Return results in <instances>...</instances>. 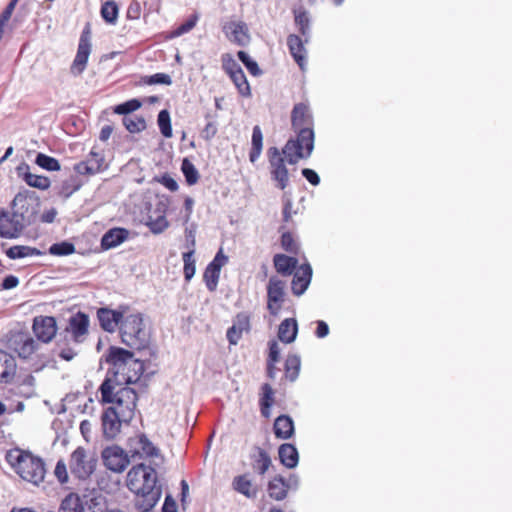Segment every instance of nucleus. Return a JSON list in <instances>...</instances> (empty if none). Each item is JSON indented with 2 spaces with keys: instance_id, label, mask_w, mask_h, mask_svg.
Segmentation results:
<instances>
[{
  "instance_id": "1",
  "label": "nucleus",
  "mask_w": 512,
  "mask_h": 512,
  "mask_svg": "<svg viewBox=\"0 0 512 512\" xmlns=\"http://www.w3.org/2000/svg\"><path fill=\"white\" fill-rule=\"evenodd\" d=\"M122 383L113 382L110 378L100 386L101 399L104 403L112 404L109 409L117 412L122 421H131L135 414L137 394L130 387H122Z\"/></svg>"
},
{
  "instance_id": "2",
  "label": "nucleus",
  "mask_w": 512,
  "mask_h": 512,
  "mask_svg": "<svg viewBox=\"0 0 512 512\" xmlns=\"http://www.w3.org/2000/svg\"><path fill=\"white\" fill-rule=\"evenodd\" d=\"M156 471L145 464L133 466L127 474V486L137 495H141L146 506L153 507L160 498V488L156 486Z\"/></svg>"
},
{
  "instance_id": "3",
  "label": "nucleus",
  "mask_w": 512,
  "mask_h": 512,
  "mask_svg": "<svg viewBox=\"0 0 512 512\" xmlns=\"http://www.w3.org/2000/svg\"><path fill=\"white\" fill-rule=\"evenodd\" d=\"M106 361L113 366L114 382L135 383L143 372V364L123 348L110 347Z\"/></svg>"
},
{
  "instance_id": "4",
  "label": "nucleus",
  "mask_w": 512,
  "mask_h": 512,
  "mask_svg": "<svg viewBox=\"0 0 512 512\" xmlns=\"http://www.w3.org/2000/svg\"><path fill=\"white\" fill-rule=\"evenodd\" d=\"M119 331L122 342L130 348L146 347L149 337L140 313H124Z\"/></svg>"
},
{
  "instance_id": "5",
  "label": "nucleus",
  "mask_w": 512,
  "mask_h": 512,
  "mask_svg": "<svg viewBox=\"0 0 512 512\" xmlns=\"http://www.w3.org/2000/svg\"><path fill=\"white\" fill-rule=\"evenodd\" d=\"M69 469L80 480L87 479L95 470V460L83 447H77L70 455Z\"/></svg>"
},
{
  "instance_id": "6",
  "label": "nucleus",
  "mask_w": 512,
  "mask_h": 512,
  "mask_svg": "<svg viewBox=\"0 0 512 512\" xmlns=\"http://www.w3.org/2000/svg\"><path fill=\"white\" fill-rule=\"evenodd\" d=\"M6 461L24 480L32 481V453L20 448L10 449L6 453Z\"/></svg>"
},
{
  "instance_id": "7",
  "label": "nucleus",
  "mask_w": 512,
  "mask_h": 512,
  "mask_svg": "<svg viewBox=\"0 0 512 512\" xmlns=\"http://www.w3.org/2000/svg\"><path fill=\"white\" fill-rule=\"evenodd\" d=\"M92 44H91V30L89 25H87L80 36L77 53L71 64L70 72L74 76L81 75L86 69V65L91 54Z\"/></svg>"
},
{
  "instance_id": "8",
  "label": "nucleus",
  "mask_w": 512,
  "mask_h": 512,
  "mask_svg": "<svg viewBox=\"0 0 512 512\" xmlns=\"http://www.w3.org/2000/svg\"><path fill=\"white\" fill-rule=\"evenodd\" d=\"M271 178L276 182V186L284 190L289 184L288 169L285 165V159L276 147L268 149Z\"/></svg>"
},
{
  "instance_id": "9",
  "label": "nucleus",
  "mask_w": 512,
  "mask_h": 512,
  "mask_svg": "<svg viewBox=\"0 0 512 512\" xmlns=\"http://www.w3.org/2000/svg\"><path fill=\"white\" fill-rule=\"evenodd\" d=\"M27 224L22 215L0 209V237L16 238Z\"/></svg>"
},
{
  "instance_id": "10",
  "label": "nucleus",
  "mask_w": 512,
  "mask_h": 512,
  "mask_svg": "<svg viewBox=\"0 0 512 512\" xmlns=\"http://www.w3.org/2000/svg\"><path fill=\"white\" fill-rule=\"evenodd\" d=\"M102 460L107 469L121 473L130 463L127 453L119 446L112 445L102 451Z\"/></svg>"
},
{
  "instance_id": "11",
  "label": "nucleus",
  "mask_w": 512,
  "mask_h": 512,
  "mask_svg": "<svg viewBox=\"0 0 512 512\" xmlns=\"http://www.w3.org/2000/svg\"><path fill=\"white\" fill-rule=\"evenodd\" d=\"M132 457L152 458L159 455V450L144 434L131 437L128 442Z\"/></svg>"
},
{
  "instance_id": "12",
  "label": "nucleus",
  "mask_w": 512,
  "mask_h": 512,
  "mask_svg": "<svg viewBox=\"0 0 512 512\" xmlns=\"http://www.w3.org/2000/svg\"><path fill=\"white\" fill-rule=\"evenodd\" d=\"M284 282L271 277L267 287L268 304L267 308L272 315H277L284 300Z\"/></svg>"
},
{
  "instance_id": "13",
  "label": "nucleus",
  "mask_w": 512,
  "mask_h": 512,
  "mask_svg": "<svg viewBox=\"0 0 512 512\" xmlns=\"http://www.w3.org/2000/svg\"><path fill=\"white\" fill-rule=\"evenodd\" d=\"M223 32L229 41L238 46H246L250 42L249 29L242 21H230L223 26Z\"/></svg>"
},
{
  "instance_id": "14",
  "label": "nucleus",
  "mask_w": 512,
  "mask_h": 512,
  "mask_svg": "<svg viewBox=\"0 0 512 512\" xmlns=\"http://www.w3.org/2000/svg\"><path fill=\"white\" fill-rule=\"evenodd\" d=\"M103 435L107 439H114L121 431L122 424H128L129 421H122V417L112 409H105L101 416Z\"/></svg>"
},
{
  "instance_id": "15",
  "label": "nucleus",
  "mask_w": 512,
  "mask_h": 512,
  "mask_svg": "<svg viewBox=\"0 0 512 512\" xmlns=\"http://www.w3.org/2000/svg\"><path fill=\"white\" fill-rule=\"evenodd\" d=\"M56 320L50 316H42L34 318V335L38 340L48 343L56 335Z\"/></svg>"
},
{
  "instance_id": "16",
  "label": "nucleus",
  "mask_w": 512,
  "mask_h": 512,
  "mask_svg": "<svg viewBox=\"0 0 512 512\" xmlns=\"http://www.w3.org/2000/svg\"><path fill=\"white\" fill-rule=\"evenodd\" d=\"M89 317L85 313L78 312L71 316L67 331L71 334L74 342L81 343L88 334Z\"/></svg>"
},
{
  "instance_id": "17",
  "label": "nucleus",
  "mask_w": 512,
  "mask_h": 512,
  "mask_svg": "<svg viewBox=\"0 0 512 512\" xmlns=\"http://www.w3.org/2000/svg\"><path fill=\"white\" fill-rule=\"evenodd\" d=\"M8 344L9 348L16 352L20 358L28 359L32 355V338L25 333L12 334Z\"/></svg>"
},
{
  "instance_id": "18",
  "label": "nucleus",
  "mask_w": 512,
  "mask_h": 512,
  "mask_svg": "<svg viewBox=\"0 0 512 512\" xmlns=\"http://www.w3.org/2000/svg\"><path fill=\"white\" fill-rule=\"evenodd\" d=\"M124 313L109 308L98 309L97 317L101 328L110 333L114 332L117 327H120Z\"/></svg>"
},
{
  "instance_id": "19",
  "label": "nucleus",
  "mask_w": 512,
  "mask_h": 512,
  "mask_svg": "<svg viewBox=\"0 0 512 512\" xmlns=\"http://www.w3.org/2000/svg\"><path fill=\"white\" fill-rule=\"evenodd\" d=\"M83 503L91 512H108L106 498L101 490L93 488L86 489L82 495Z\"/></svg>"
},
{
  "instance_id": "20",
  "label": "nucleus",
  "mask_w": 512,
  "mask_h": 512,
  "mask_svg": "<svg viewBox=\"0 0 512 512\" xmlns=\"http://www.w3.org/2000/svg\"><path fill=\"white\" fill-rule=\"evenodd\" d=\"M17 371V363L15 358L0 350V384H8L13 382Z\"/></svg>"
},
{
  "instance_id": "21",
  "label": "nucleus",
  "mask_w": 512,
  "mask_h": 512,
  "mask_svg": "<svg viewBox=\"0 0 512 512\" xmlns=\"http://www.w3.org/2000/svg\"><path fill=\"white\" fill-rule=\"evenodd\" d=\"M312 278V268L309 264L301 265L294 273L292 291L295 295H302L308 288Z\"/></svg>"
},
{
  "instance_id": "22",
  "label": "nucleus",
  "mask_w": 512,
  "mask_h": 512,
  "mask_svg": "<svg viewBox=\"0 0 512 512\" xmlns=\"http://www.w3.org/2000/svg\"><path fill=\"white\" fill-rule=\"evenodd\" d=\"M129 231L125 228L109 229L101 239V247L104 250L115 248L128 239Z\"/></svg>"
},
{
  "instance_id": "23",
  "label": "nucleus",
  "mask_w": 512,
  "mask_h": 512,
  "mask_svg": "<svg viewBox=\"0 0 512 512\" xmlns=\"http://www.w3.org/2000/svg\"><path fill=\"white\" fill-rule=\"evenodd\" d=\"M32 196L29 191L19 192L12 202V211L24 217V220L29 224L32 216L31 207Z\"/></svg>"
},
{
  "instance_id": "24",
  "label": "nucleus",
  "mask_w": 512,
  "mask_h": 512,
  "mask_svg": "<svg viewBox=\"0 0 512 512\" xmlns=\"http://www.w3.org/2000/svg\"><path fill=\"white\" fill-rule=\"evenodd\" d=\"M103 162L104 158L100 154L91 151L86 161L75 165V170L82 175H93L101 170Z\"/></svg>"
},
{
  "instance_id": "25",
  "label": "nucleus",
  "mask_w": 512,
  "mask_h": 512,
  "mask_svg": "<svg viewBox=\"0 0 512 512\" xmlns=\"http://www.w3.org/2000/svg\"><path fill=\"white\" fill-rule=\"evenodd\" d=\"M287 45L292 57L299 65L300 69L304 70L306 65V49L302 39L297 35L291 34L287 38Z\"/></svg>"
},
{
  "instance_id": "26",
  "label": "nucleus",
  "mask_w": 512,
  "mask_h": 512,
  "mask_svg": "<svg viewBox=\"0 0 512 512\" xmlns=\"http://www.w3.org/2000/svg\"><path fill=\"white\" fill-rule=\"evenodd\" d=\"M292 126L295 130L311 128L312 117L309 108L305 104H297L292 111Z\"/></svg>"
},
{
  "instance_id": "27",
  "label": "nucleus",
  "mask_w": 512,
  "mask_h": 512,
  "mask_svg": "<svg viewBox=\"0 0 512 512\" xmlns=\"http://www.w3.org/2000/svg\"><path fill=\"white\" fill-rule=\"evenodd\" d=\"M298 326L297 322L293 318H287L283 320L278 329V338L283 343H292L297 336Z\"/></svg>"
},
{
  "instance_id": "28",
  "label": "nucleus",
  "mask_w": 512,
  "mask_h": 512,
  "mask_svg": "<svg viewBox=\"0 0 512 512\" xmlns=\"http://www.w3.org/2000/svg\"><path fill=\"white\" fill-rule=\"evenodd\" d=\"M295 142L300 150L304 152L305 157H309L314 149V132L312 128H301Z\"/></svg>"
},
{
  "instance_id": "29",
  "label": "nucleus",
  "mask_w": 512,
  "mask_h": 512,
  "mask_svg": "<svg viewBox=\"0 0 512 512\" xmlns=\"http://www.w3.org/2000/svg\"><path fill=\"white\" fill-rule=\"evenodd\" d=\"M279 459L287 468H294L298 464L299 455L294 445L285 443L279 447Z\"/></svg>"
},
{
  "instance_id": "30",
  "label": "nucleus",
  "mask_w": 512,
  "mask_h": 512,
  "mask_svg": "<svg viewBox=\"0 0 512 512\" xmlns=\"http://www.w3.org/2000/svg\"><path fill=\"white\" fill-rule=\"evenodd\" d=\"M274 433L276 437L288 439L294 433V424L289 416L281 415L274 422Z\"/></svg>"
},
{
  "instance_id": "31",
  "label": "nucleus",
  "mask_w": 512,
  "mask_h": 512,
  "mask_svg": "<svg viewBox=\"0 0 512 512\" xmlns=\"http://www.w3.org/2000/svg\"><path fill=\"white\" fill-rule=\"evenodd\" d=\"M298 261L294 257H289L284 254H277L274 257V266L278 273L283 275L292 274L293 270L296 268Z\"/></svg>"
},
{
  "instance_id": "32",
  "label": "nucleus",
  "mask_w": 512,
  "mask_h": 512,
  "mask_svg": "<svg viewBox=\"0 0 512 512\" xmlns=\"http://www.w3.org/2000/svg\"><path fill=\"white\" fill-rule=\"evenodd\" d=\"M289 485L281 476L274 477L268 484L269 496L277 501L283 500L287 495Z\"/></svg>"
},
{
  "instance_id": "33",
  "label": "nucleus",
  "mask_w": 512,
  "mask_h": 512,
  "mask_svg": "<svg viewBox=\"0 0 512 512\" xmlns=\"http://www.w3.org/2000/svg\"><path fill=\"white\" fill-rule=\"evenodd\" d=\"M60 512H84L83 498L76 493H69L62 500Z\"/></svg>"
},
{
  "instance_id": "34",
  "label": "nucleus",
  "mask_w": 512,
  "mask_h": 512,
  "mask_svg": "<svg viewBox=\"0 0 512 512\" xmlns=\"http://www.w3.org/2000/svg\"><path fill=\"white\" fill-rule=\"evenodd\" d=\"M251 145L252 147L249 153V159L254 163L260 157L263 148V134L258 125L253 127Z\"/></svg>"
},
{
  "instance_id": "35",
  "label": "nucleus",
  "mask_w": 512,
  "mask_h": 512,
  "mask_svg": "<svg viewBox=\"0 0 512 512\" xmlns=\"http://www.w3.org/2000/svg\"><path fill=\"white\" fill-rule=\"evenodd\" d=\"M282 153L284 155L283 158H285L289 164H296L301 158L305 157L304 152L300 150L298 144L293 139L287 141L282 149Z\"/></svg>"
},
{
  "instance_id": "36",
  "label": "nucleus",
  "mask_w": 512,
  "mask_h": 512,
  "mask_svg": "<svg viewBox=\"0 0 512 512\" xmlns=\"http://www.w3.org/2000/svg\"><path fill=\"white\" fill-rule=\"evenodd\" d=\"M233 488L248 498L254 497L256 492L252 489V483L246 475H240L234 478Z\"/></svg>"
},
{
  "instance_id": "37",
  "label": "nucleus",
  "mask_w": 512,
  "mask_h": 512,
  "mask_svg": "<svg viewBox=\"0 0 512 512\" xmlns=\"http://www.w3.org/2000/svg\"><path fill=\"white\" fill-rule=\"evenodd\" d=\"M262 397L260 399V405H261V413L264 417H269L270 412L269 409L273 404L274 398V391L272 387L265 383L262 385Z\"/></svg>"
},
{
  "instance_id": "38",
  "label": "nucleus",
  "mask_w": 512,
  "mask_h": 512,
  "mask_svg": "<svg viewBox=\"0 0 512 512\" xmlns=\"http://www.w3.org/2000/svg\"><path fill=\"white\" fill-rule=\"evenodd\" d=\"M300 357L297 355H289L285 361V375L290 381H295L300 371Z\"/></svg>"
},
{
  "instance_id": "39",
  "label": "nucleus",
  "mask_w": 512,
  "mask_h": 512,
  "mask_svg": "<svg viewBox=\"0 0 512 512\" xmlns=\"http://www.w3.org/2000/svg\"><path fill=\"white\" fill-rule=\"evenodd\" d=\"M123 125L130 133H139L146 128L145 119L136 115L124 116Z\"/></svg>"
},
{
  "instance_id": "40",
  "label": "nucleus",
  "mask_w": 512,
  "mask_h": 512,
  "mask_svg": "<svg viewBox=\"0 0 512 512\" xmlns=\"http://www.w3.org/2000/svg\"><path fill=\"white\" fill-rule=\"evenodd\" d=\"M181 171L185 176L188 185H194L199 180V172L195 165L187 158H184L181 164Z\"/></svg>"
},
{
  "instance_id": "41",
  "label": "nucleus",
  "mask_w": 512,
  "mask_h": 512,
  "mask_svg": "<svg viewBox=\"0 0 512 512\" xmlns=\"http://www.w3.org/2000/svg\"><path fill=\"white\" fill-rule=\"evenodd\" d=\"M34 162L42 169L47 171H58L60 170L59 161L51 156H48L43 153H38Z\"/></svg>"
},
{
  "instance_id": "42",
  "label": "nucleus",
  "mask_w": 512,
  "mask_h": 512,
  "mask_svg": "<svg viewBox=\"0 0 512 512\" xmlns=\"http://www.w3.org/2000/svg\"><path fill=\"white\" fill-rule=\"evenodd\" d=\"M230 78L242 96H245V97L250 96V94H251L250 86H249V83L246 79V76H245L243 70L236 71V73L231 75Z\"/></svg>"
},
{
  "instance_id": "43",
  "label": "nucleus",
  "mask_w": 512,
  "mask_h": 512,
  "mask_svg": "<svg viewBox=\"0 0 512 512\" xmlns=\"http://www.w3.org/2000/svg\"><path fill=\"white\" fill-rule=\"evenodd\" d=\"M118 6L114 1H106L101 7V16L111 24H114L118 18Z\"/></svg>"
},
{
  "instance_id": "44",
  "label": "nucleus",
  "mask_w": 512,
  "mask_h": 512,
  "mask_svg": "<svg viewBox=\"0 0 512 512\" xmlns=\"http://www.w3.org/2000/svg\"><path fill=\"white\" fill-rule=\"evenodd\" d=\"M183 262H184V277L186 281H190L195 275L196 267H195V259H194V251L190 250L186 253H183Z\"/></svg>"
},
{
  "instance_id": "45",
  "label": "nucleus",
  "mask_w": 512,
  "mask_h": 512,
  "mask_svg": "<svg viewBox=\"0 0 512 512\" xmlns=\"http://www.w3.org/2000/svg\"><path fill=\"white\" fill-rule=\"evenodd\" d=\"M146 225L154 234L162 233L168 228L169 223L164 215H158L156 218L149 216Z\"/></svg>"
},
{
  "instance_id": "46",
  "label": "nucleus",
  "mask_w": 512,
  "mask_h": 512,
  "mask_svg": "<svg viewBox=\"0 0 512 512\" xmlns=\"http://www.w3.org/2000/svg\"><path fill=\"white\" fill-rule=\"evenodd\" d=\"M220 277V272L214 268H211L207 265L204 274L203 279L206 284V287L209 291L213 292L216 290L218 281Z\"/></svg>"
},
{
  "instance_id": "47",
  "label": "nucleus",
  "mask_w": 512,
  "mask_h": 512,
  "mask_svg": "<svg viewBox=\"0 0 512 512\" xmlns=\"http://www.w3.org/2000/svg\"><path fill=\"white\" fill-rule=\"evenodd\" d=\"M158 126L162 135L166 138L172 136L171 119L167 110H161L158 114Z\"/></svg>"
},
{
  "instance_id": "48",
  "label": "nucleus",
  "mask_w": 512,
  "mask_h": 512,
  "mask_svg": "<svg viewBox=\"0 0 512 512\" xmlns=\"http://www.w3.org/2000/svg\"><path fill=\"white\" fill-rule=\"evenodd\" d=\"M271 458L267 452L260 449L258 458L253 463V468L260 474L263 475L267 472L269 467L271 466Z\"/></svg>"
},
{
  "instance_id": "49",
  "label": "nucleus",
  "mask_w": 512,
  "mask_h": 512,
  "mask_svg": "<svg viewBox=\"0 0 512 512\" xmlns=\"http://www.w3.org/2000/svg\"><path fill=\"white\" fill-rule=\"evenodd\" d=\"M75 251V247L72 243L63 241L60 243H55L49 248V252L52 255L56 256H67L73 254Z\"/></svg>"
},
{
  "instance_id": "50",
  "label": "nucleus",
  "mask_w": 512,
  "mask_h": 512,
  "mask_svg": "<svg viewBox=\"0 0 512 512\" xmlns=\"http://www.w3.org/2000/svg\"><path fill=\"white\" fill-rule=\"evenodd\" d=\"M141 107V102L138 99H131L115 107L114 112L117 114L130 115Z\"/></svg>"
},
{
  "instance_id": "51",
  "label": "nucleus",
  "mask_w": 512,
  "mask_h": 512,
  "mask_svg": "<svg viewBox=\"0 0 512 512\" xmlns=\"http://www.w3.org/2000/svg\"><path fill=\"white\" fill-rule=\"evenodd\" d=\"M237 55L241 62L245 65V67L253 76H258L261 74V70L256 61L252 60L245 51H239Z\"/></svg>"
},
{
  "instance_id": "52",
  "label": "nucleus",
  "mask_w": 512,
  "mask_h": 512,
  "mask_svg": "<svg viewBox=\"0 0 512 512\" xmlns=\"http://www.w3.org/2000/svg\"><path fill=\"white\" fill-rule=\"evenodd\" d=\"M222 67L224 71L229 75H233L236 71L242 70L240 65L236 62L231 54H223L222 55Z\"/></svg>"
},
{
  "instance_id": "53",
  "label": "nucleus",
  "mask_w": 512,
  "mask_h": 512,
  "mask_svg": "<svg viewBox=\"0 0 512 512\" xmlns=\"http://www.w3.org/2000/svg\"><path fill=\"white\" fill-rule=\"evenodd\" d=\"M31 254H32V248L29 246L15 245V246L10 247L6 251V255L10 259H18V258L29 256Z\"/></svg>"
},
{
  "instance_id": "54",
  "label": "nucleus",
  "mask_w": 512,
  "mask_h": 512,
  "mask_svg": "<svg viewBox=\"0 0 512 512\" xmlns=\"http://www.w3.org/2000/svg\"><path fill=\"white\" fill-rule=\"evenodd\" d=\"M198 21V16L197 15H193L191 16L186 22H184L183 24H181L179 27H177L172 33H171V37H179L185 33H188L189 31H191L196 23Z\"/></svg>"
},
{
  "instance_id": "55",
  "label": "nucleus",
  "mask_w": 512,
  "mask_h": 512,
  "mask_svg": "<svg viewBox=\"0 0 512 512\" xmlns=\"http://www.w3.org/2000/svg\"><path fill=\"white\" fill-rule=\"evenodd\" d=\"M54 475L60 484H66L69 480L67 465L63 459L58 460L54 469Z\"/></svg>"
},
{
  "instance_id": "56",
  "label": "nucleus",
  "mask_w": 512,
  "mask_h": 512,
  "mask_svg": "<svg viewBox=\"0 0 512 512\" xmlns=\"http://www.w3.org/2000/svg\"><path fill=\"white\" fill-rule=\"evenodd\" d=\"M295 23L299 26L300 33L306 37L309 32V18L305 11L295 13Z\"/></svg>"
},
{
  "instance_id": "57",
  "label": "nucleus",
  "mask_w": 512,
  "mask_h": 512,
  "mask_svg": "<svg viewBox=\"0 0 512 512\" xmlns=\"http://www.w3.org/2000/svg\"><path fill=\"white\" fill-rule=\"evenodd\" d=\"M227 262L228 257L223 253V250L220 249L208 266L221 272L222 267L225 266Z\"/></svg>"
},
{
  "instance_id": "58",
  "label": "nucleus",
  "mask_w": 512,
  "mask_h": 512,
  "mask_svg": "<svg viewBox=\"0 0 512 512\" xmlns=\"http://www.w3.org/2000/svg\"><path fill=\"white\" fill-rule=\"evenodd\" d=\"M217 131V123L214 121H210L202 129L201 137L206 141H210L216 135Z\"/></svg>"
},
{
  "instance_id": "59",
  "label": "nucleus",
  "mask_w": 512,
  "mask_h": 512,
  "mask_svg": "<svg viewBox=\"0 0 512 512\" xmlns=\"http://www.w3.org/2000/svg\"><path fill=\"white\" fill-rule=\"evenodd\" d=\"M33 463H34V485L37 484V480L36 478H39L41 481L43 480L44 478V462L42 459L38 458V457H35L34 456V460H33Z\"/></svg>"
},
{
  "instance_id": "60",
  "label": "nucleus",
  "mask_w": 512,
  "mask_h": 512,
  "mask_svg": "<svg viewBox=\"0 0 512 512\" xmlns=\"http://www.w3.org/2000/svg\"><path fill=\"white\" fill-rule=\"evenodd\" d=\"M281 244L283 249H285L288 252L296 251V243L294 242V239L290 233H284L282 235Z\"/></svg>"
},
{
  "instance_id": "61",
  "label": "nucleus",
  "mask_w": 512,
  "mask_h": 512,
  "mask_svg": "<svg viewBox=\"0 0 512 512\" xmlns=\"http://www.w3.org/2000/svg\"><path fill=\"white\" fill-rule=\"evenodd\" d=\"M29 166L27 164H21L17 167V174L19 177H22L23 180L32 187V173L29 171Z\"/></svg>"
},
{
  "instance_id": "62",
  "label": "nucleus",
  "mask_w": 512,
  "mask_h": 512,
  "mask_svg": "<svg viewBox=\"0 0 512 512\" xmlns=\"http://www.w3.org/2000/svg\"><path fill=\"white\" fill-rule=\"evenodd\" d=\"M242 333L238 329V325H233L227 331V339L230 344L236 345L240 340Z\"/></svg>"
},
{
  "instance_id": "63",
  "label": "nucleus",
  "mask_w": 512,
  "mask_h": 512,
  "mask_svg": "<svg viewBox=\"0 0 512 512\" xmlns=\"http://www.w3.org/2000/svg\"><path fill=\"white\" fill-rule=\"evenodd\" d=\"M93 427L94 425L90 420H83L80 423V432L87 442L91 438Z\"/></svg>"
},
{
  "instance_id": "64",
  "label": "nucleus",
  "mask_w": 512,
  "mask_h": 512,
  "mask_svg": "<svg viewBox=\"0 0 512 512\" xmlns=\"http://www.w3.org/2000/svg\"><path fill=\"white\" fill-rule=\"evenodd\" d=\"M50 179L46 176L34 174V188L47 190L50 187Z\"/></svg>"
}]
</instances>
